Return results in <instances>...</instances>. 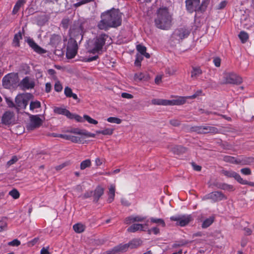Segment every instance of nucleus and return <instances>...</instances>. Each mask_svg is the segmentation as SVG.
I'll return each instance as SVG.
<instances>
[{
    "label": "nucleus",
    "instance_id": "obj_41",
    "mask_svg": "<svg viewBox=\"0 0 254 254\" xmlns=\"http://www.w3.org/2000/svg\"><path fill=\"white\" fill-rule=\"evenodd\" d=\"M147 234L150 235L152 233L154 235H158L160 233V229L158 226H155L147 230Z\"/></svg>",
    "mask_w": 254,
    "mask_h": 254
},
{
    "label": "nucleus",
    "instance_id": "obj_1",
    "mask_svg": "<svg viewBox=\"0 0 254 254\" xmlns=\"http://www.w3.org/2000/svg\"><path fill=\"white\" fill-rule=\"evenodd\" d=\"M122 13L118 9L113 8L103 12L97 27L100 30H108L110 28H116L121 25Z\"/></svg>",
    "mask_w": 254,
    "mask_h": 254
},
{
    "label": "nucleus",
    "instance_id": "obj_44",
    "mask_svg": "<svg viewBox=\"0 0 254 254\" xmlns=\"http://www.w3.org/2000/svg\"><path fill=\"white\" fill-rule=\"evenodd\" d=\"M91 165V161L89 159H86L83 161L80 164V169L84 170Z\"/></svg>",
    "mask_w": 254,
    "mask_h": 254
},
{
    "label": "nucleus",
    "instance_id": "obj_27",
    "mask_svg": "<svg viewBox=\"0 0 254 254\" xmlns=\"http://www.w3.org/2000/svg\"><path fill=\"white\" fill-rule=\"evenodd\" d=\"M171 150L174 154H181L186 152L187 148L180 145H174L171 147Z\"/></svg>",
    "mask_w": 254,
    "mask_h": 254
},
{
    "label": "nucleus",
    "instance_id": "obj_14",
    "mask_svg": "<svg viewBox=\"0 0 254 254\" xmlns=\"http://www.w3.org/2000/svg\"><path fill=\"white\" fill-rule=\"evenodd\" d=\"M19 85L22 89L26 90L33 88L35 86V83L32 79L27 76L21 80Z\"/></svg>",
    "mask_w": 254,
    "mask_h": 254
},
{
    "label": "nucleus",
    "instance_id": "obj_33",
    "mask_svg": "<svg viewBox=\"0 0 254 254\" xmlns=\"http://www.w3.org/2000/svg\"><path fill=\"white\" fill-rule=\"evenodd\" d=\"M202 73L201 69L198 67H193L191 72V77L196 78Z\"/></svg>",
    "mask_w": 254,
    "mask_h": 254
},
{
    "label": "nucleus",
    "instance_id": "obj_6",
    "mask_svg": "<svg viewBox=\"0 0 254 254\" xmlns=\"http://www.w3.org/2000/svg\"><path fill=\"white\" fill-rule=\"evenodd\" d=\"M31 97V94L18 95L15 99L16 108L18 110L25 109Z\"/></svg>",
    "mask_w": 254,
    "mask_h": 254
},
{
    "label": "nucleus",
    "instance_id": "obj_23",
    "mask_svg": "<svg viewBox=\"0 0 254 254\" xmlns=\"http://www.w3.org/2000/svg\"><path fill=\"white\" fill-rule=\"evenodd\" d=\"M83 32V28L81 24L76 26L75 28H70L69 32L73 36L81 35Z\"/></svg>",
    "mask_w": 254,
    "mask_h": 254
},
{
    "label": "nucleus",
    "instance_id": "obj_26",
    "mask_svg": "<svg viewBox=\"0 0 254 254\" xmlns=\"http://www.w3.org/2000/svg\"><path fill=\"white\" fill-rule=\"evenodd\" d=\"M186 97H180L178 99L168 100V105H181L186 103Z\"/></svg>",
    "mask_w": 254,
    "mask_h": 254
},
{
    "label": "nucleus",
    "instance_id": "obj_13",
    "mask_svg": "<svg viewBox=\"0 0 254 254\" xmlns=\"http://www.w3.org/2000/svg\"><path fill=\"white\" fill-rule=\"evenodd\" d=\"M190 34L189 31L185 28L176 30L173 34V37L177 40L180 41L188 36Z\"/></svg>",
    "mask_w": 254,
    "mask_h": 254
},
{
    "label": "nucleus",
    "instance_id": "obj_8",
    "mask_svg": "<svg viewBox=\"0 0 254 254\" xmlns=\"http://www.w3.org/2000/svg\"><path fill=\"white\" fill-rule=\"evenodd\" d=\"M226 196L223 192L219 191H215L209 193L204 195L202 198L203 200L211 199L213 202L226 200Z\"/></svg>",
    "mask_w": 254,
    "mask_h": 254
},
{
    "label": "nucleus",
    "instance_id": "obj_31",
    "mask_svg": "<svg viewBox=\"0 0 254 254\" xmlns=\"http://www.w3.org/2000/svg\"><path fill=\"white\" fill-rule=\"evenodd\" d=\"M74 231L77 233L83 232L85 229V226L81 223H77L73 226Z\"/></svg>",
    "mask_w": 254,
    "mask_h": 254
},
{
    "label": "nucleus",
    "instance_id": "obj_55",
    "mask_svg": "<svg viewBox=\"0 0 254 254\" xmlns=\"http://www.w3.org/2000/svg\"><path fill=\"white\" fill-rule=\"evenodd\" d=\"M8 245L11 246H18L20 245V242L17 239H14L13 241L9 242L8 243Z\"/></svg>",
    "mask_w": 254,
    "mask_h": 254
},
{
    "label": "nucleus",
    "instance_id": "obj_9",
    "mask_svg": "<svg viewBox=\"0 0 254 254\" xmlns=\"http://www.w3.org/2000/svg\"><path fill=\"white\" fill-rule=\"evenodd\" d=\"M30 123L27 125L26 127L28 130H33L40 127L42 123V120L40 118L39 115H32L29 116Z\"/></svg>",
    "mask_w": 254,
    "mask_h": 254
},
{
    "label": "nucleus",
    "instance_id": "obj_57",
    "mask_svg": "<svg viewBox=\"0 0 254 254\" xmlns=\"http://www.w3.org/2000/svg\"><path fill=\"white\" fill-rule=\"evenodd\" d=\"M227 4V1L224 0L221 1L217 6V9H222L224 8Z\"/></svg>",
    "mask_w": 254,
    "mask_h": 254
},
{
    "label": "nucleus",
    "instance_id": "obj_22",
    "mask_svg": "<svg viewBox=\"0 0 254 254\" xmlns=\"http://www.w3.org/2000/svg\"><path fill=\"white\" fill-rule=\"evenodd\" d=\"M144 217L140 216H130L125 219V223L127 224H129L133 222H142L144 221Z\"/></svg>",
    "mask_w": 254,
    "mask_h": 254
},
{
    "label": "nucleus",
    "instance_id": "obj_34",
    "mask_svg": "<svg viewBox=\"0 0 254 254\" xmlns=\"http://www.w3.org/2000/svg\"><path fill=\"white\" fill-rule=\"evenodd\" d=\"M115 247V249L114 250L116 251L117 253H120V252H125L128 249V246L127 245V244H121Z\"/></svg>",
    "mask_w": 254,
    "mask_h": 254
},
{
    "label": "nucleus",
    "instance_id": "obj_19",
    "mask_svg": "<svg viewBox=\"0 0 254 254\" xmlns=\"http://www.w3.org/2000/svg\"><path fill=\"white\" fill-rule=\"evenodd\" d=\"M147 224H133L129 227L127 228V231L128 232L134 233L138 230H141L145 231L146 229H144V226H146Z\"/></svg>",
    "mask_w": 254,
    "mask_h": 254
},
{
    "label": "nucleus",
    "instance_id": "obj_52",
    "mask_svg": "<svg viewBox=\"0 0 254 254\" xmlns=\"http://www.w3.org/2000/svg\"><path fill=\"white\" fill-rule=\"evenodd\" d=\"M69 22V20L68 18H64L61 22L62 27L63 28L66 29L68 28Z\"/></svg>",
    "mask_w": 254,
    "mask_h": 254
},
{
    "label": "nucleus",
    "instance_id": "obj_63",
    "mask_svg": "<svg viewBox=\"0 0 254 254\" xmlns=\"http://www.w3.org/2000/svg\"><path fill=\"white\" fill-rule=\"evenodd\" d=\"M92 195H93V191H88L86 192L84 194V195H83L82 197H83V198L85 199V198L90 197Z\"/></svg>",
    "mask_w": 254,
    "mask_h": 254
},
{
    "label": "nucleus",
    "instance_id": "obj_11",
    "mask_svg": "<svg viewBox=\"0 0 254 254\" xmlns=\"http://www.w3.org/2000/svg\"><path fill=\"white\" fill-rule=\"evenodd\" d=\"M170 220L173 221H177V224L183 227L187 225L191 220L190 215H178L173 216L170 217Z\"/></svg>",
    "mask_w": 254,
    "mask_h": 254
},
{
    "label": "nucleus",
    "instance_id": "obj_15",
    "mask_svg": "<svg viewBox=\"0 0 254 254\" xmlns=\"http://www.w3.org/2000/svg\"><path fill=\"white\" fill-rule=\"evenodd\" d=\"M14 122V116L13 112H5L1 118V123L5 125L12 124Z\"/></svg>",
    "mask_w": 254,
    "mask_h": 254
},
{
    "label": "nucleus",
    "instance_id": "obj_58",
    "mask_svg": "<svg viewBox=\"0 0 254 254\" xmlns=\"http://www.w3.org/2000/svg\"><path fill=\"white\" fill-rule=\"evenodd\" d=\"M213 63L216 67H219L221 64V60L218 57H216L213 59Z\"/></svg>",
    "mask_w": 254,
    "mask_h": 254
},
{
    "label": "nucleus",
    "instance_id": "obj_53",
    "mask_svg": "<svg viewBox=\"0 0 254 254\" xmlns=\"http://www.w3.org/2000/svg\"><path fill=\"white\" fill-rule=\"evenodd\" d=\"M68 118L69 119H74L78 122H81L82 121L81 117L78 115L73 114L72 113H71L70 117H68Z\"/></svg>",
    "mask_w": 254,
    "mask_h": 254
},
{
    "label": "nucleus",
    "instance_id": "obj_61",
    "mask_svg": "<svg viewBox=\"0 0 254 254\" xmlns=\"http://www.w3.org/2000/svg\"><path fill=\"white\" fill-rule=\"evenodd\" d=\"M49 247L46 248L43 247L40 251V254H50V252H49Z\"/></svg>",
    "mask_w": 254,
    "mask_h": 254
},
{
    "label": "nucleus",
    "instance_id": "obj_4",
    "mask_svg": "<svg viewBox=\"0 0 254 254\" xmlns=\"http://www.w3.org/2000/svg\"><path fill=\"white\" fill-rule=\"evenodd\" d=\"M2 81V85L5 88H14L18 84V74L15 73H8L3 77Z\"/></svg>",
    "mask_w": 254,
    "mask_h": 254
},
{
    "label": "nucleus",
    "instance_id": "obj_24",
    "mask_svg": "<svg viewBox=\"0 0 254 254\" xmlns=\"http://www.w3.org/2000/svg\"><path fill=\"white\" fill-rule=\"evenodd\" d=\"M115 186L112 185L109 188V191L108 193V198L107 201L109 203H111L114 200L115 196Z\"/></svg>",
    "mask_w": 254,
    "mask_h": 254
},
{
    "label": "nucleus",
    "instance_id": "obj_36",
    "mask_svg": "<svg viewBox=\"0 0 254 254\" xmlns=\"http://www.w3.org/2000/svg\"><path fill=\"white\" fill-rule=\"evenodd\" d=\"M114 129L111 128H106L103 130H96L97 134H102L103 135H112L113 133Z\"/></svg>",
    "mask_w": 254,
    "mask_h": 254
},
{
    "label": "nucleus",
    "instance_id": "obj_60",
    "mask_svg": "<svg viewBox=\"0 0 254 254\" xmlns=\"http://www.w3.org/2000/svg\"><path fill=\"white\" fill-rule=\"evenodd\" d=\"M201 93V91H197L195 93L191 96H187L186 99H194L199 96Z\"/></svg>",
    "mask_w": 254,
    "mask_h": 254
},
{
    "label": "nucleus",
    "instance_id": "obj_17",
    "mask_svg": "<svg viewBox=\"0 0 254 254\" xmlns=\"http://www.w3.org/2000/svg\"><path fill=\"white\" fill-rule=\"evenodd\" d=\"M210 186H215L218 189H222L223 190H226L229 191H231L233 190V187L232 186L228 185L225 183H219V182H214L213 183H211L210 185Z\"/></svg>",
    "mask_w": 254,
    "mask_h": 254
},
{
    "label": "nucleus",
    "instance_id": "obj_5",
    "mask_svg": "<svg viewBox=\"0 0 254 254\" xmlns=\"http://www.w3.org/2000/svg\"><path fill=\"white\" fill-rule=\"evenodd\" d=\"M190 131L200 134L216 133L218 132V129L216 127L208 126L192 127L190 128Z\"/></svg>",
    "mask_w": 254,
    "mask_h": 254
},
{
    "label": "nucleus",
    "instance_id": "obj_16",
    "mask_svg": "<svg viewBox=\"0 0 254 254\" xmlns=\"http://www.w3.org/2000/svg\"><path fill=\"white\" fill-rule=\"evenodd\" d=\"M27 43L29 46L31 47L34 51L38 54H44L46 53V51L39 46L32 39H28Z\"/></svg>",
    "mask_w": 254,
    "mask_h": 254
},
{
    "label": "nucleus",
    "instance_id": "obj_3",
    "mask_svg": "<svg viewBox=\"0 0 254 254\" xmlns=\"http://www.w3.org/2000/svg\"><path fill=\"white\" fill-rule=\"evenodd\" d=\"M109 38V36L105 33H102L97 36L92 41V49L89 50V52L95 54L102 51L106 41Z\"/></svg>",
    "mask_w": 254,
    "mask_h": 254
},
{
    "label": "nucleus",
    "instance_id": "obj_64",
    "mask_svg": "<svg viewBox=\"0 0 254 254\" xmlns=\"http://www.w3.org/2000/svg\"><path fill=\"white\" fill-rule=\"evenodd\" d=\"M121 201L122 204H123V205L128 206L130 205V203L129 202V201L126 198H122Z\"/></svg>",
    "mask_w": 254,
    "mask_h": 254
},
{
    "label": "nucleus",
    "instance_id": "obj_62",
    "mask_svg": "<svg viewBox=\"0 0 254 254\" xmlns=\"http://www.w3.org/2000/svg\"><path fill=\"white\" fill-rule=\"evenodd\" d=\"M241 172L245 175H249L251 173L250 169L248 168L242 169Z\"/></svg>",
    "mask_w": 254,
    "mask_h": 254
},
{
    "label": "nucleus",
    "instance_id": "obj_20",
    "mask_svg": "<svg viewBox=\"0 0 254 254\" xmlns=\"http://www.w3.org/2000/svg\"><path fill=\"white\" fill-rule=\"evenodd\" d=\"M104 189L100 186L97 187L93 193L94 201L97 202L100 197L103 194Z\"/></svg>",
    "mask_w": 254,
    "mask_h": 254
},
{
    "label": "nucleus",
    "instance_id": "obj_12",
    "mask_svg": "<svg viewBox=\"0 0 254 254\" xmlns=\"http://www.w3.org/2000/svg\"><path fill=\"white\" fill-rule=\"evenodd\" d=\"M186 7L190 13L193 11H200V0H187L186 1Z\"/></svg>",
    "mask_w": 254,
    "mask_h": 254
},
{
    "label": "nucleus",
    "instance_id": "obj_50",
    "mask_svg": "<svg viewBox=\"0 0 254 254\" xmlns=\"http://www.w3.org/2000/svg\"><path fill=\"white\" fill-rule=\"evenodd\" d=\"M79 1L73 4L74 7H78L82 4H86L93 1V0H78Z\"/></svg>",
    "mask_w": 254,
    "mask_h": 254
},
{
    "label": "nucleus",
    "instance_id": "obj_25",
    "mask_svg": "<svg viewBox=\"0 0 254 254\" xmlns=\"http://www.w3.org/2000/svg\"><path fill=\"white\" fill-rule=\"evenodd\" d=\"M149 221L151 224H156V226H162L165 227L166 224L164 220L162 218H157L155 217H151L149 218Z\"/></svg>",
    "mask_w": 254,
    "mask_h": 254
},
{
    "label": "nucleus",
    "instance_id": "obj_37",
    "mask_svg": "<svg viewBox=\"0 0 254 254\" xmlns=\"http://www.w3.org/2000/svg\"><path fill=\"white\" fill-rule=\"evenodd\" d=\"M148 77V75L147 74L143 73V72H139L136 73L134 75V78L135 80H141L142 79H147Z\"/></svg>",
    "mask_w": 254,
    "mask_h": 254
},
{
    "label": "nucleus",
    "instance_id": "obj_40",
    "mask_svg": "<svg viewBox=\"0 0 254 254\" xmlns=\"http://www.w3.org/2000/svg\"><path fill=\"white\" fill-rule=\"evenodd\" d=\"M8 194L15 199L18 198L20 196L19 192L16 189H13L10 190Z\"/></svg>",
    "mask_w": 254,
    "mask_h": 254
},
{
    "label": "nucleus",
    "instance_id": "obj_42",
    "mask_svg": "<svg viewBox=\"0 0 254 254\" xmlns=\"http://www.w3.org/2000/svg\"><path fill=\"white\" fill-rule=\"evenodd\" d=\"M41 107V103L38 101L31 102L30 104V109L33 111L35 109L39 108Z\"/></svg>",
    "mask_w": 254,
    "mask_h": 254
},
{
    "label": "nucleus",
    "instance_id": "obj_32",
    "mask_svg": "<svg viewBox=\"0 0 254 254\" xmlns=\"http://www.w3.org/2000/svg\"><path fill=\"white\" fill-rule=\"evenodd\" d=\"M214 221V217L210 216L209 218L205 219L202 224V228H207L209 226H210Z\"/></svg>",
    "mask_w": 254,
    "mask_h": 254
},
{
    "label": "nucleus",
    "instance_id": "obj_46",
    "mask_svg": "<svg viewBox=\"0 0 254 254\" xmlns=\"http://www.w3.org/2000/svg\"><path fill=\"white\" fill-rule=\"evenodd\" d=\"M143 60V57L141 55L136 54L134 64L137 66H141V61Z\"/></svg>",
    "mask_w": 254,
    "mask_h": 254
},
{
    "label": "nucleus",
    "instance_id": "obj_54",
    "mask_svg": "<svg viewBox=\"0 0 254 254\" xmlns=\"http://www.w3.org/2000/svg\"><path fill=\"white\" fill-rule=\"evenodd\" d=\"M17 161H18L17 157L16 156H13L12 157V158L9 161H8L7 162L6 166L7 167H9L11 165H12V164H14L15 163H16Z\"/></svg>",
    "mask_w": 254,
    "mask_h": 254
},
{
    "label": "nucleus",
    "instance_id": "obj_30",
    "mask_svg": "<svg viewBox=\"0 0 254 254\" xmlns=\"http://www.w3.org/2000/svg\"><path fill=\"white\" fill-rule=\"evenodd\" d=\"M235 179L237 180L239 183L243 185H248L250 186L254 187V182H250L247 180L243 179L241 176H233Z\"/></svg>",
    "mask_w": 254,
    "mask_h": 254
},
{
    "label": "nucleus",
    "instance_id": "obj_28",
    "mask_svg": "<svg viewBox=\"0 0 254 254\" xmlns=\"http://www.w3.org/2000/svg\"><path fill=\"white\" fill-rule=\"evenodd\" d=\"M64 93L66 97H68V98L72 97L75 100L78 99L77 95L73 93L71 89L68 86H66L65 87L64 90Z\"/></svg>",
    "mask_w": 254,
    "mask_h": 254
},
{
    "label": "nucleus",
    "instance_id": "obj_51",
    "mask_svg": "<svg viewBox=\"0 0 254 254\" xmlns=\"http://www.w3.org/2000/svg\"><path fill=\"white\" fill-rule=\"evenodd\" d=\"M224 160L226 162H229L232 163H238V161L237 160V159L231 156H225L224 157Z\"/></svg>",
    "mask_w": 254,
    "mask_h": 254
},
{
    "label": "nucleus",
    "instance_id": "obj_10",
    "mask_svg": "<svg viewBox=\"0 0 254 254\" xmlns=\"http://www.w3.org/2000/svg\"><path fill=\"white\" fill-rule=\"evenodd\" d=\"M242 82V79L234 73H226L224 75V83L239 84Z\"/></svg>",
    "mask_w": 254,
    "mask_h": 254
},
{
    "label": "nucleus",
    "instance_id": "obj_29",
    "mask_svg": "<svg viewBox=\"0 0 254 254\" xmlns=\"http://www.w3.org/2000/svg\"><path fill=\"white\" fill-rule=\"evenodd\" d=\"M142 244V241L139 239H133L128 243H127V245L128 246V248L130 249H135L140 246Z\"/></svg>",
    "mask_w": 254,
    "mask_h": 254
},
{
    "label": "nucleus",
    "instance_id": "obj_45",
    "mask_svg": "<svg viewBox=\"0 0 254 254\" xmlns=\"http://www.w3.org/2000/svg\"><path fill=\"white\" fill-rule=\"evenodd\" d=\"M107 121L111 123H115L117 124H120L122 122V120L116 117H109L107 119Z\"/></svg>",
    "mask_w": 254,
    "mask_h": 254
},
{
    "label": "nucleus",
    "instance_id": "obj_59",
    "mask_svg": "<svg viewBox=\"0 0 254 254\" xmlns=\"http://www.w3.org/2000/svg\"><path fill=\"white\" fill-rule=\"evenodd\" d=\"M84 131V130H80L76 128L71 130L70 132L77 134L83 135Z\"/></svg>",
    "mask_w": 254,
    "mask_h": 254
},
{
    "label": "nucleus",
    "instance_id": "obj_39",
    "mask_svg": "<svg viewBox=\"0 0 254 254\" xmlns=\"http://www.w3.org/2000/svg\"><path fill=\"white\" fill-rule=\"evenodd\" d=\"M239 37L241 40L242 43H245L249 38V35L247 33L244 31H241L239 34Z\"/></svg>",
    "mask_w": 254,
    "mask_h": 254
},
{
    "label": "nucleus",
    "instance_id": "obj_38",
    "mask_svg": "<svg viewBox=\"0 0 254 254\" xmlns=\"http://www.w3.org/2000/svg\"><path fill=\"white\" fill-rule=\"evenodd\" d=\"M22 39V35L20 32L14 35L13 44L15 46L18 47L19 46V40Z\"/></svg>",
    "mask_w": 254,
    "mask_h": 254
},
{
    "label": "nucleus",
    "instance_id": "obj_48",
    "mask_svg": "<svg viewBox=\"0 0 254 254\" xmlns=\"http://www.w3.org/2000/svg\"><path fill=\"white\" fill-rule=\"evenodd\" d=\"M54 89L56 92H60L63 90V86L59 81H57L54 85Z\"/></svg>",
    "mask_w": 254,
    "mask_h": 254
},
{
    "label": "nucleus",
    "instance_id": "obj_21",
    "mask_svg": "<svg viewBox=\"0 0 254 254\" xmlns=\"http://www.w3.org/2000/svg\"><path fill=\"white\" fill-rule=\"evenodd\" d=\"M54 112L56 114L64 115L67 118L70 117L71 116V113L68 110L62 107H55L54 109Z\"/></svg>",
    "mask_w": 254,
    "mask_h": 254
},
{
    "label": "nucleus",
    "instance_id": "obj_56",
    "mask_svg": "<svg viewBox=\"0 0 254 254\" xmlns=\"http://www.w3.org/2000/svg\"><path fill=\"white\" fill-rule=\"evenodd\" d=\"M68 140L71 141L73 142L76 143L80 141V139L79 137L70 135H69Z\"/></svg>",
    "mask_w": 254,
    "mask_h": 254
},
{
    "label": "nucleus",
    "instance_id": "obj_35",
    "mask_svg": "<svg viewBox=\"0 0 254 254\" xmlns=\"http://www.w3.org/2000/svg\"><path fill=\"white\" fill-rule=\"evenodd\" d=\"M168 100H164V99H154L152 100L151 102L154 105H168Z\"/></svg>",
    "mask_w": 254,
    "mask_h": 254
},
{
    "label": "nucleus",
    "instance_id": "obj_43",
    "mask_svg": "<svg viewBox=\"0 0 254 254\" xmlns=\"http://www.w3.org/2000/svg\"><path fill=\"white\" fill-rule=\"evenodd\" d=\"M210 2V0H203L201 5L199 4L200 11H204Z\"/></svg>",
    "mask_w": 254,
    "mask_h": 254
},
{
    "label": "nucleus",
    "instance_id": "obj_47",
    "mask_svg": "<svg viewBox=\"0 0 254 254\" xmlns=\"http://www.w3.org/2000/svg\"><path fill=\"white\" fill-rule=\"evenodd\" d=\"M84 119L86 120L89 123L94 125L98 124L97 121L91 118L90 116L85 115L83 116Z\"/></svg>",
    "mask_w": 254,
    "mask_h": 254
},
{
    "label": "nucleus",
    "instance_id": "obj_18",
    "mask_svg": "<svg viewBox=\"0 0 254 254\" xmlns=\"http://www.w3.org/2000/svg\"><path fill=\"white\" fill-rule=\"evenodd\" d=\"M62 43V39L59 35L53 34L50 38V44L56 48L61 45Z\"/></svg>",
    "mask_w": 254,
    "mask_h": 254
},
{
    "label": "nucleus",
    "instance_id": "obj_49",
    "mask_svg": "<svg viewBox=\"0 0 254 254\" xmlns=\"http://www.w3.org/2000/svg\"><path fill=\"white\" fill-rule=\"evenodd\" d=\"M136 49L137 51L140 54V55L142 56L143 54L146 52V48L142 46L141 45H138L136 46Z\"/></svg>",
    "mask_w": 254,
    "mask_h": 254
},
{
    "label": "nucleus",
    "instance_id": "obj_2",
    "mask_svg": "<svg viewBox=\"0 0 254 254\" xmlns=\"http://www.w3.org/2000/svg\"><path fill=\"white\" fill-rule=\"evenodd\" d=\"M172 21V15L166 7L160 8L157 10L154 19L156 27L162 30H168L171 26Z\"/></svg>",
    "mask_w": 254,
    "mask_h": 254
},
{
    "label": "nucleus",
    "instance_id": "obj_7",
    "mask_svg": "<svg viewBox=\"0 0 254 254\" xmlns=\"http://www.w3.org/2000/svg\"><path fill=\"white\" fill-rule=\"evenodd\" d=\"M77 51V44L76 41L72 39H69L66 48V56L68 59L73 58Z\"/></svg>",
    "mask_w": 254,
    "mask_h": 254
}]
</instances>
